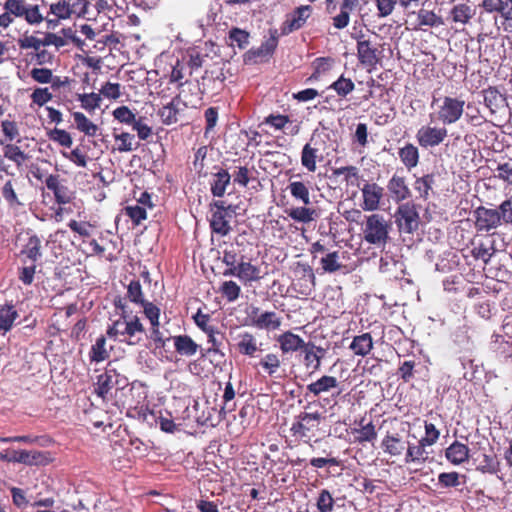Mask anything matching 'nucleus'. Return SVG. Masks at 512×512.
<instances>
[{
	"label": "nucleus",
	"mask_w": 512,
	"mask_h": 512,
	"mask_svg": "<svg viewBox=\"0 0 512 512\" xmlns=\"http://www.w3.org/2000/svg\"><path fill=\"white\" fill-rule=\"evenodd\" d=\"M226 76L222 68L205 69L203 75L193 83L194 93L187 94L186 89L180 91L184 97V106L196 108L201 105L206 94H218L224 87Z\"/></svg>",
	"instance_id": "nucleus-1"
},
{
	"label": "nucleus",
	"mask_w": 512,
	"mask_h": 512,
	"mask_svg": "<svg viewBox=\"0 0 512 512\" xmlns=\"http://www.w3.org/2000/svg\"><path fill=\"white\" fill-rule=\"evenodd\" d=\"M114 306L116 309L121 311V318L124 320L115 321L113 327L108 330V335L116 336L117 334L128 336L127 343L130 345H135L139 342V339L134 340V337L137 333L145 334V328L141 323L140 319L136 315H132V311L128 310V305H126L125 298H121L120 296L115 298Z\"/></svg>",
	"instance_id": "nucleus-2"
},
{
	"label": "nucleus",
	"mask_w": 512,
	"mask_h": 512,
	"mask_svg": "<svg viewBox=\"0 0 512 512\" xmlns=\"http://www.w3.org/2000/svg\"><path fill=\"white\" fill-rule=\"evenodd\" d=\"M391 224L381 214H371L366 216V221L363 224V239L370 245L377 247L385 246L390 239L389 232Z\"/></svg>",
	"instance_id": "nucleus-3"
},
{
	"label": "nucleus",
	"mask_w": 512,
	"mask_h": 512,
	"mask_svg": "<svg viewBox=\"0 0 512 512\" xmlns=\"http://www.w3.org/2000/svg\"><path fill=\"white\" fill-rule=\"evenodd\" d=\"M437 106L436 118L444 126L458 122L464 113L465 100L460 97H432L431 106Z\"/></svg>",
	"instance_id": "nucleus-4"
},
{
	"label": "nucleus",
	"mask_w": 512,
	"mask_h": 512,
	"mask_svg": "<svg viewBox=\"0 0 512 512\" xmlns=\"http://www.w3.org/2000/svg\"><path fill=\"white\" fill-rule=\"evenodd\" d=\"M323 419L324 417L320 412H301L291 425V436L298 441L310 443L316 437Z\"/></svg>",
	"instance_id": "nucleus-5"
},
{
	"label": "nucleus",
	"mask_w": 512,
	"mask_h": 512,
	"mask_svg": "<svg viewBox=\"0 0 512 512\" xmlns=\"http://www.w3.org/2000/svg\"><path fill=\"white\" fill-rule=\"evenodd\" d=\"M235 214V206L231 204L226 205V202L222 200L214 201L211 204V217L209 219V225L212 233L221 237L229 235L232 231L230 221Z\"/></svg>",
	"instance_id": "nucleus-6"
},
{
	"label": "nucleus",
	"mask_w": 512,
	"mask_h": 512,
	"mask_svg": "<svg viewBox=\"0 0 512 512\" xmlns=\"http://www.w3.org/2000/svg\"><path fill=\"white\" fill-rule=\"evenodd\" d=\"M32 0H5L4 9L10 12L11 17L23 18L30 25H38L44 17L38 4Z\"/></svg>",
	"instance_id": "nucleus-7"
},
{
	"label": "nucleus",
	"mask_w": 512,
	"mask_h": 512,
	"mask_svg": "<svg viewBox=\"0 0 512 512\" xmlns=\"http://www.w3.org/2000/svg\"><path fill=\"white\" fill-rule=\"evenodd\" d=\"M89 4L88 0H58L50 4L49 13L56 21L81 18L87 14Z\"/></svg>",
	"instance_id": "nucleus-8"
},
{
	"label": "nucleus",
	"mask_w": 512,
	"mask_h": 512,
	"mask_svg": "<svg viewBox=\"0 0 512 512\" xmlns=\"http://www.w3.org/2000/svg\"><path fill=\"white\" fill-rule=\"evenodd\" d=\"M395 222L400 233L413 234L419 228L420 216L413 203L407 202L398 206Z\"/></svg>",
	"instance_id": "nucleus-9"
},
{
	"label": "nucleus",
	"mask_w": 512,
	"mask_h": 512,
	"mask_svg": "<svg viewBox=\"0 0 512 512\" xmlns=\"http://www.w3.org/2000/svg\"><path fill=\"white\" fill-rule=\"evenodd\" d=\"M357 58L361 65L375 68L382 59V51L377 44L366 38L364 34L356 38Z\"/></svg>",
	"instance_id": "nucleus-10"
},
{
	"label": "nucleus",
	"mask_w": 512,
	"mask_h": 512,
	"mask_svg": "<svg viewBox=\"0 0 512 512\" xmlns=\"http://www.w3.org/2000/svg\"><path fill=\"white\" fill-rule=\"evenodd\" d=\"M120 385L121 375L108 365L105 371L97 376L95 393L104 401H108L112 397V389H118Z\"/></svg>",
	"instance_id": "nucleus-11"
},
{
	"label": "nucleus",
	"mask_w": 512,
	"mask_h": 512,
	"mask_svg": "<svg viewBox=\"0 0 512 512\" xmlns=\"http://www.w3.org/2000/svg\"><path fill=\"white\" fill-rule=\"evenodd\" d=\"M448 136V130L443 127L424 125L416 133V140L422 148L439 146Z\"/></svg>",
	"instance_id": "nucleus-12"
},
{
	"label": "nucleus",
	"mask_w": 512,
	"mask_h": 512,
	"mask_svg": "<svg viewBox=\"0 0 512 512\" xmlns=\"http://www.w3.org/2000/svg\"><path fill=\"white\" fill-rule=\"evenodd\" d=\"M312 13L313 7L308 4L295 8L290 14L286 16V19L281 26L282 34L288 35L304 27Z\"/></svg>",
	"instance_id": "nucleus-13"
},
{
	"label": "nucleus",
	"mask_w": 512,
	"mask_h": 512,
	"mask_svg": "<svg viewBox=\"0 0 512 512\" xmlns=\"http://www.w3.org/2000/svg\"><path fill=\"white\" fill-rule=\"evenodd\" d=\"M475 228L479 232H489L499 227L502 223L498 210L479 206L474 211Z\"/></svg>",
	"instance_id": "nucleus-14"
},
{
	"label": "nucleus",
	"mask_w": 512,
	"mask_h": 512,
	"mask_svg": "<svg viewBox=\"0 0 512 512\" xmlns=\"http://www.w3.org/2000/svg\"><path fill=\"white\" fill-rule=\"evenodd\" d=\"M249 317L252 325L259 329L276 330L281 326V318L273 311L260 313L258 307H252Z\"/></svg>",
	"instance_id": "nucleus-15"
},
{
	"label": "nucleus",
	"mask_w": 512,
	"mask_h": 512,
	"mask_svg": "<svg viewBox=\"0 0 512 512\" xmlns=\"http://www.w3.org/2000/svg\"><path fill=\"white\" fill-rule=\"evenodd\" d=\"M225 276H236L244 283H252L261 279L260 267L249 261H244V256L234 270H225Z\"/></svg>",
	"instance_id": "nucleus-16"
},
{
	"label": "nucleus",
	"mask_w": 512,
	"mask_h": 512,
	"mask_svg": "<svg viewBox=\"0 0 512 512\" xmlns=\"http://www.w3.org/2000/svg\"><path fill=\"white\" fill-rule=\"evenodd\" d=\"M361 0H340L339 13L332 17V24L334 28L342 30L350 23V15L358 8H360Z\"/></svg>",
	"instance_id": "nucleus-17"
},
{
	"label": "nucleus",
	"mask_w": 512,
	"mask_h": 512,
	"mask_svg": "<svg viewBox=\"0 0 512 512\" xmlns=\"http://www.w3.org/2000/svg\"><path fill=\"white\" fill-rule=\"evenodd\" d=\"M10 460L28 466L45 465L48 463V453L43 451L12 450Z\"/></svg>",
	"instance_id": "nucleus-18"
},
{
	"label": "nucleus",
	"mask_w": 512,
	"mask_h": 512,
	"mask_svg": "<svg viewBox=\"0 0 512 512\" xmlns=\"http://www.w3.org/2000/svg\"><path fill=\"white\" fill-rule=\"evenodd\" d=\"M384 189L376 183H366L362 188L363 209L375 211L379 208Z\"/></svg>",
	"instance_id": "nucleus-19"
},
{
	"label": "nucleus",
	"mask_w": 512,
	"mask_h": 512,
	"mask_svg": "<svg viewBox=\"0 0 512 512\" xmlns=\"http://www.w3.org/2000/svg\"><path fill=\"white\" fill-rule=\"evenodd\" d=\"M387 190L390 197L396 203H400L411 196V191L404 176L394 174L387 183Z\"/></svg>",
	"instance_id": "nucleus-20"
},
{
	"label": "nucleus",
	"mask_w": 512,
	"mask_h": 512,
	"mask_svg": "<svg viewBox=\"0 0 512 512\" xmlns=\"http://www.w3.org/2000/svg\"><path fill=\"white\" fill-rule=\"evenodd\" d=\"M304 353V365L307 369L318 371L321 367V360L326 350L321 346H316L312 342H307L301 350Z\"/></svg>",
	"instance_id": "nucleus-21"
},
{
	"label": "nucleus",
	"mask_w": 512,
	"mask_h": 512,
	"mask_svg": "<svg viewBox=\"0 0 512 512\" xmlns=\"http://www.w3.org/2000/svg\"><path fill=\"white\" fill-rule=\"evenodd\" d=\"M46 187L53 192L55 201L58 204H67L71 201L70 191L67 186L61 183L58 174H50L45 180Z\"/></svg>",
	"instance_id": "nucleus-22"
},
{
	"label": "nucleus",
	"mask_w": 512,
	"mask_h": 512,
	"mask_svg": "<svg viewBox=\"0 0 512 512\" xmlns=\"http://www.w3.org/2000/svg\"><path fill=\"white\" fill-rule=\"evenodd\" d=\"M339 386V382L336 377L323 375L318 380L311 382L306 386V396L312 394L314 397H318L322 393L329 392Z\"/></svg>",
	"instance_id": "nucleus-23"
},
{
	"label": "nucleus",
	"mask_w": 512,
	"mask_h": 512,
	"mask_svg": "<svg viewBox=\"0 0 512 512\" xmlns=\"http://www.w3.org/2000/svg\"><path fill=\"white\" fill-rule=\"evenodd\" d=\"M312 142L313 139L303 146L301 164L308 172L314 173L317 169V161H322L323 156L319 154V149Z\"/></svg>",
	"instance_id": "nucleus-24"
},
{
	"label": "nucleus",
	"mask_w": 512,
	"mask_h": 512,
	"mask_svg": "<svg viewBox=\"0 0 512 512\" xmlns=\"http://www.w3.org/2000/svg\"><path fill=\"white\" fill-rule=\"evenodd\" d=\"M381 447L386 454L399 457L403 455L407 446L406 441L398 433H387L381 442Z\"/></svg>",
	"instance_id": "nucleus-25"
},
{
	"label": "nucleus",
	"mask_w": 512,
	"mask_h": 512,
	"mask_svg": "<svg viewBox=\"0 0 512 512\" xmlns=\"http://www.w3.org/2000/svg\"><path fill=\"white\" fill-rule=\"evenodd\" d=\"M42 245L41 240L37 235H32L28 238L27 243L24 245L22 250L20 251V257L22 258L23 264H27L28 262L35 263L42 256Z\"/></svg>",
	"instance_id": "nucleus-26"
},
{
	"label": "nucleus",
	"mask_w": 512,
	"mask_h": 512,
	"mask_svg": "<svg viewBox=\"0 0 512 512\" xmlns=\"http://www.w3.org/2000/svg\"><path fill=\"white\" fill-rule=\"evenodd\" d=\"M236 347L241 355L255 357L258 351H261L256 337L250 332L238 334Z\"/></svg>",
	"instance_id": "nucleus-27"
},
{
	"label": "nucleus",
	"mask_w": 512,
	"mask_h": 512,
	"mask_svg": "<svg viewBox=\"0 0 512 512\" xmlns=\"http://www.w3.org/2000/svg\"><path fill=\"white\" fill-rule=\"evenodd\" d=\"M281 351L286 353H293L305 346L306 342L297 334L291 331H286L277 337Z\"/></svg>",
	"instance_id": "nucleus-28"
},
{
	"label": "nucleus",
	"mask_w": 512,
	"mask_h": 512,
	"mask_svg": "<svg viewBox=\"0 0 512 512\" xmlns=\"http://www.w3.org/2000/svg\"><path fill=\"white\" fill-rule=\"evenodd\" d=\"M484 105L490 110L492 114L496 113L502 108L506 102V97L495 86H489L482 90Z\"/></svg>",
	"instance_id": "nucleus-29"
},
{
	"label": "nucleus",
	"mask_w": 512,
	"mask_h": 512,
	"mask_svg": "<svg viewBox=\"0 0 512 512\" xmlns=\"http://www.w3.org/2000/svg\"><path fill=\"white\" fill-rule=\"evenodd\" d=\"M189 76V70L187 65L185 64V59L182 60L177 59L175 64L172 66L171 72L169 74V82L175 83L177 88L180 87H192L193 82L187 79Z\"/></svg>",
	"instance_id": "nucleus-30"
},
{
	"label": "nucleus",
	"mask_w": 512,
	"mask_h": 512,
	"mask_svg": "<svg viewBox=\"0 0 512 512\" xmlns=\"http://www.w3.org/2000/svg\"><path fill=\"white\" fill-rule=\"evenodd\" d=\"M469 448L467 445L454 441L445 450L446 459L453 465H460L469 459Z\"/></svg>",
	"instance_id": "nucleus-31"
},
{
	"label": "nucleus",
	"mask_w": 512,
	"mask_h": 512,
	"mask_svg": "<svg viewBox=\"0 0 512 512\" xmlns=\"http://www.w3.org/2000/svg\"><path fill=\"white\" fill-rule=\"evenodd\" d=\"M475 9L466 3L454 5L449 13V17L453 23L465 26L475 16Z\"/></svg>",
	"instance_id": "nucleus-32"
},
{
	"label": "nucleus",
	"mask_w": 512,
	"mask_h": 512,
	"mask_svg": "<svg viewBox=\"0 0 512 512\" xmlns=\"http://www.w3.org/2000/svg\"><path fill=\"white\" fill-rule=\"evenodd\" d=\"M373 346L372 336L370 333L366 332L355 336L349 345V349L352 350L355 355L365 357L370 354Z\"/></svg>",
	"instance_id": "nucleus-33"
},
{
	"label": "nucleus",
	"mask_w": 512,
	"mask_h": 512,
	"mask_svg": "<svg viewBox=\"0 0 512 512\" xmlns=\"http://www.w3.org/2000/svg\"><path fill=\"white\" fill-rule=\"evenodd\" d=\"M474 461L477 463V470L482 473L496 474L499 471V462L492 451L477 454Z\"/></svg>",
	"instance_id": "nucleus-34"
},
{
	"label": "nucleus",
	"mask_w": 512,
	"mask_h": 512,
	"mask_svg": "<svg viewBox=\"0 0 512 512\" xmlns=\"http://www.w3.org/2000/svg\"><path fill=\"white\" fill-rule=\"evenodd\" d=\"M175 351L181 356L191 357L198 351L199 345L188 335L172 337Z\"/></svg>",
	"instance_id": "nucleus-35"
},
{
	"label": "nucleus",
	"mask_w": 512,
	"mask_h": 512,
	"mask_svg": "<svg viewBox=\"0 0 512 512\" xmlns=\"http://www.w3.org/2000/svg\"><path fill=\"white\" fill-rule=\"evenodd\" d=\"M398 156L408 170L415 168L419 163V150L412 143H406L403 147L399 148Z\"/></svg>",
	"instance_id": "nucleus-36"
},
{
	"label": "nucleus",
	"mask_w": 512,
	"mask_h": 512,
	"mask_svg": "<svg viewBox=\"0 0 512 512\" xmlns=\"http://www.w3.org/2000/svg\"><path fill=\"white\" fill-rule=\"evenodd\" d=\"M413 14L417 16L418 26H427V27H438L444 24L442 17L436 14L433 10H428L424 8V5L418 10L413 11Z\"/></svg>",
	"instance_id": "nucleus-37"
},
{
	"label": "nucleus",
	"mask_w": 512,
	"mask_h": 512,
	"mask_svg": "<svg viewBox=\"0 0 512 512\" xmlns=\"http://www.w3.org/2000/svg\"><path fill=\"white\" fill-rule=\"evenodd\" d=\"M3 157L14 162L17 168H21L30 158V156L20 148V146L11 142L3 146Z\"/></svg>",
	"instance_id": "nucleus-38"
},
{
	"label": "nucleus",
	"mask_w": 512,
	"mask_h": 512,
	"mask_svg": "<svg viewBox=\"0 0 512 512\" xmlns=\"http://www.w3.org/2000/svg\"><path fill=\"white\" fill-rule=\"evenodd\" d=\"M19 314L13 304H5L0 308V331L5 335L9 332Z\"/></svg>",
	"instance_id": "nucleus-39"
},
{
	"label": "nucleus",
	"mask_w": 512,
	"mask_h": 512,
	"mask_svg": "<svg viewBox=\"0 0 512 512\" xmlns=\"http://www.w3.org/2000/svg\"><path fill=\"white\" fill-rule=\"evenodd\" d=\"M213 182L211 183V193L215 197L224 196L226 189L231 181V175L225 169H220L213 176Z\"/></svg>",
	"instance_id": "nucleus-40"
},
{
	"label": "nucleus",
	"mask_w": 512,
	"mask_h": 512,
	"mask_svg": "<svg viewBox=\"0 0 512 512\" xmlns=\"http://www.w3.org/2000/svg\"><path fill=\"white\" fill-rule=\"evenodd\" d=\"M427 445L419 440L416 445H408L406 447L405 463H424L428 459V453L425 450Z\"/></svg>",
	"instance_id": "nucleus-41"
},
{
	"label": "nucleus",
	"mask_w": 512,
	"mask_h": 512,
	"mask_svg": "<svg viewBox=\"0 0 512 512\" xmlns=\"http://www.w3.org/2000/svg\"><path fill=\"white\" fill-rule=\"evenodd\" d=\"M308 205H304L301 207H293L291 209H287V215L293 219L294 221L301 223H309L317 217V212L314 208L307 207Z\"/></svg>",
	"instance_id": "nucleus-42"
},
{
	"label": "nucleus",
	"mask_w": 512,
	"mask_h": 512,
	"mask_svg": "<svg viewBox=\"0 0 512 512\" xmlns=\"http://www.w3.org/2000/svg\"><path fill=\"white\" fill-rule=\"evenodd\" d=\"M182 94L177 95L167 105L163 106L158 114L162 119V122L166 125L174 124L178 121V104L176 103Z\"/></svg>",
	"instance_id": "nucleus-43"
},
{
	"label": "nucleus",
	"mask_w": 512,
	"mask_h": 512,
	"mask_svg": "<svg viewBox=\"0 0 512 512\" xmlns=\"http://www.w3.org/2000/svg\"><path fill=\"white\" fill-rule=\"evenodd\" d=\"M76 128L87 136L94 137L99 130L98 126L90 121L84 113L74 112L72 114Z\"/></svg>",
	"instance_id": "nucleus-44"
},
{
	"label": "nucleus",
	"mask_w": 512,
	"mask_h": 512,
	"mask_svg": "<svg viewBox=\"0 0 512 512\" xmlns=\"http://www.w3.org/2000/svg\"><path fill=\"white\" fill-rule=\"evenodd\" d=\"M288 189L295 200L300 201L303 205L311 204L309 188L304 182H290Z\"/></svg>",
	"instance_id": "nucleus-45"
},
{
	"label": "nucleus",
	"mask_w": 512,
	"mask_h": 512,
	"mask_svg": "<svg viewBox=\"0 0 512 512\" xmlns=\"http://www.w3.org/2000/svg\"><path fill=\"white\" fill-rule=\"evenodd\" d=\"M332 177L337 179L340 176H343V180L347 185L354 184L359 180V169L356 166H341V167H333L331 168Z\"/></svg>",
	"instance_id": "nucleus-46"
},
{
	"label": "nucleus",
	"mask_w": 512,
	"mask_h": 512,
	"mask_svg": "<svg viewBox=\"0 0 512 512\" xmlns=\"http://www.w3.org/2000/svg\"><path fill=\"white\" fill-rule=\"evenodd\" d=\"M109 358V352L106 349V338L104 335L99 336L92 345L89 352L91 362H102Z\"/></svg>",
	"instance_id": "nucleus-47"
},
{
	"label": "nucleus",
	"mask_w": 512,
	"mask_h": 512,
	"mask_svg": "<svg viewBox=\"0 0 512 512\" xmlns=\"http://www.w3.org/2000/svg\"><path fill=\"white\" fill-rule=\"evenodd\" d=\"M249 33L238 27H233L228 33L227 44L229 46H237L240 50L245 49L249 44Z\"/></svg>",
	"instance_id": "nucleus-48"
},
{
	"label": "nucleus",
	"mask_w": 512,
	"mask_h": 512,
	"mask_svg": "<svg viewBox=\"0 0 512 512\" xmlns=\"http://www.w3.org/2000/svg\"><path fill=\"white\" fill-rule=\"evenodd\" d=\"M320 265L324 273H335L343 267L338 251L326 253L325 256L321 257Z\"/></svg>",
	"instance_id": "nucleus-49"
},
{
	"label": "nucleus",
	"mask_w": 512,
	"mask_h": 512,
	"mask_svg": "<svg viewBox=\"0 0 512 512\" xmlns=\"http://www.w3.org/2000/svg\"><path fill=\"white\" fill-rule=\"evenodd\" d=\"M115 141H119L120 144L115 148L120 153L130 152L136 150L139 147V143L135 141V136L128 132H122L120 134L113 133Z\"/></svg>",
	"instance_id": "nucleus-50"
},
{
	"label": "nucleus",
	"mask_w": 512,
	"mask_h": 512,
	"mask_svg": "<svg viewBox=\"0 0 512 512\" xmlns=\"http://www.w3.org/2000/svg\"><path fill=\"white\" fill-rule=\"evenodd\" d=\"M124 298L126 302L130 301L139 306L146 301L142 285L139 280L133 279L130 281L127 286L126 296Z\"/></svg>",
	"instance_id": "nucleus-51"
},
{
	"label": "nucleus",
	"mask_w": 512,
	"mask_h": 512,
	"mask_svg": "<svg viewBox=\"0 0 512 512\" xmlns=\"http://www.w3.org/2000/svg\"><path fill=\"white\" fill-rule=\"evenodd\" d=\"M253 173H257L254 167L248 168L247 166H239L233 172V181L241 187H247L250 181L256 180Z\"/></svg>",
	"instance_id": "nucleus-52"
},
{
	"label": "nucleus",
	"mask_w": 512,
	"mask_h": 512,
	"mask_svg": "<svg viewBox=\"0 0 512 512\" xmlns=\"http://www.w3.org/2000/svg\"><path fill=\"white\" fill-rule=\"evenodd\" d=\"M354 88L355 84L352 79L346 78L344 75H341L329 86V89L334 90L336 94L342 98H345L348 94H350Z\"/></svg>",
	"instance_id": "nucleus-53"
},
{
	"label": "nucleus",
	"mask_w": 512,
	"mask_h": 512,
	"mask_svg": "<svg viewBox=\"0 0 512 512\" xmlns=\"http://www.w3.org/2000/svg\"><path fill=\"white\" fill-rule=\"evenodd\" d=\"M434 184V175L426 174L415 180L414 189L419 193L420 198L427 200L429 192L432 190Z\"/></svg>",
	"instance_id": "nucleus-54"
},
{
	"label": "nucleus",
	"mask_w": 512,
	"mask_h": 512,
	"mask_svg": "<svg viewBox=\"0 0 512 512\" xmlns=\"http://www.w3.org/2000/svg\"><path fill=\"white\" fill-rule=\"evenodd\" d=\"M298 266L301 267L302 270V278L304 281L303 289L300 291L304 295H309L312 289L315 287V275L312 268L307 264H300Z\"/></svg>",
	"instance_id": "nucleus-55"
},
{
	"label": "nucleus",
	"mask_w": 512,
	"mask_h": 512,
	"mask_svg": "<svg viewBox=\"0 0 512 512\" xmlns=\"http://www.w3.org/2000/svg\"><path fill=\"white\" fill-rule=\"evenodd\" d=\"M78 100L81 103V107L88 112H93L100 106L101 95L100 93H88V94H79Z\"/></svg>",
	"instance_id": "nucleus-56"
},
{
	"label": "nucleus",
	"mask_w": 512,
	"mask_h": 512,
	"mask_svg": "<svg viewBox=\"0 0 512 512\" xmlns=\"http://www.w3.org/2000/svg\"><path fill=\"white\" fill-rule=\"evenodd\" d=\"M277 45L278 37L276 35V31H274V33L271 34V36L265 42H263L257 50L252 51V53L256 57L269 56L274 53Z\"/></svg>",
	"instance_id": "nucleus-57"
},
{
	"label": "nucleus",
	"mask_w": 512,
	"mask_h": 512,
	"mask_svg": "<svg viewBox=\"0 0 512 512\" xmlns=\"http://www.w3.org/2000/svg\"><path fill=\"white\" fill-rule=\"evenodd\" d=\"M355 433L357 434L355 442L361 444L364 442H372L377 437V432L372 422L362 426L360 429H355Z\"/></svg>",
	"instance_id": "nucleus-58"
},
{
	"label": "nucleus",
	"mask_w": 512,
	"mask_h": 512,
	"mask_svg": "<svg viewBox=\"0 0 512 512\" xmlns=\"http://www.w3.org/2000/svg\"><path fill=\"white\" fill-rule=\"evenodd\" d=\"M194 322L197 327L202 330L205 334L212 332L214 329L218 328L213 324L212 318L209 314L203 313L201 310H198L197 313L193 316Z\"/></svg>",
	"instance_id": "nucleus-59"
},
{
	"label": "nucleus",
	"mask_w": 512,
	"mask_h": 512,
	"mask_svg": "<svg viewBox=\"0 0 512 512\" xmlns=\"http://www.w3.org/2000/svg\"><path fill=\"white\" fill-rule=\"evenodd\" d=\"M220 292L229 302H234L239 298L241 288L235 281L229 280L222 283Z\"/></svg>",
	"instance_id": "nucleus-60"
},
{
	"label": "nucleus",
	"mask_w": 512,
	"mask_h": 512,
	"mask_svg": "<svg viewBox=\"0 0 512 512\" xmlns=\"http://www.w3.org/2000/svg\"><path fill=\"white\" fill-rule=\"evenodd\" d=\"M334 499L327 489H322L319 492L316 506L318 512H331L334 509Z\"/></svg>",
	"instance_id": "nucleus-61"
},
{
	"label": "nucleus",
	"mask_w": 512,
	"mask_h": 512,
	"mask_svg": "<svg viewBox=\"0 0 512 512\" xmlns=\"http://www.w3.org/2000/svg\"><path fill=\"white\" fill-rule=\"evenodd\" d=\"M334 63V59L331 57H318L314 60V72L311 78L318 79L320 75L327 73Z\"/></svg>",
	"instance_id": "nucleus-62"
},
{
	"label": "nucleus",
	"mask_w": 512,
	"mask_h": 512,
	"mask_svg": "<svg viewBox=\"0 0 512 512\" xmlns=\"http://www.w3.org/2000/svg\"><path fill=\"white\" fill-rule=\"evenodd\" d=\"M48 137L50 140L57 142L59 145L63 147L70 148L73 144V140L70 133L63 129L54 128L53 130L48 132Z\"/></svg>",
	"instance_id": "nucleus-63"
},
{
	"label": "nucleus",
	"mask_w": 512,
	"mask_h": 512,
	"mask_svg": "<svg viewBox=\"0 0 512 512\" xmlns=\"http://www.w3.org/2000/svg\"><path fill=\"white\" fill-rule=\"evenodd\" d=\"M280 360L276 354H266L259 362V365L272 376L280 367Z\"/></svg>",
	"instance_id": "nucleus-64"
}]
</instances>
